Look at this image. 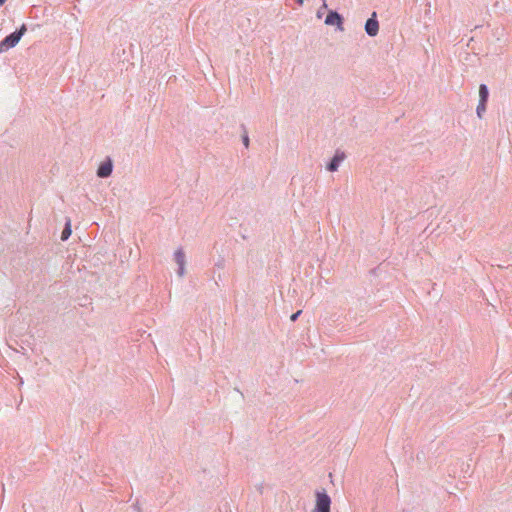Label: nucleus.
I'll return each mask as SVG.
<instances>
[{
	"label": "nucleus",
	"instance_id": "1",
	"mask_svg": "<svg viewBox=\"0 0 512 512\" xmlns=\"http://www.w3.org/2000/svg\"><path fill=\"white\" fill-rule=\"evenodd\" d=\"M26 31H27L26 24H22L14 32H12V33L8 34L6 37H4L0 41V53L8 51L11 48H14L19 43V41L21 40L23 35L26 33Z\"/></svg>",
	"mask_w": 512,
	"mask_h": 512
},
{
	"label": "nucleus",
	"instance_id": "2",
	"mask_svg": "<svg viewBox=\"0 0 512 512\" xmlns=\"http://www.w3.org/2000/svg\"><path fill=\"white\" fill-rule=\"evenodd\" d=\"M331 498L325 490L316 492V504L313 512H330Z\"/></svg>",
	"mask_w": 512,
	"mask_h": 512
},
{
	"label": "nucleus",
	"instance_id": "3",
	"mask_svg": "<svg viewBox=\"0 0 512 512\" xmlns=\"http://www.w3.org/2000/svg\"><path fill=\"white\" fill-rule=\"evenodd\" d=\"M489 100V89L484 83L479 85V102L476 108V114L481 119L486 111L487 103Z\"/></svg>",
	"mask_w": 512,
	"mask_h": 512
},
{
	"label": "nucleus",
	"instance_id": "4",
	"mask_svg": "<svg viewBox=\"0 0 512 512\" xmlns=\"http://www.w3.org/2000/svg\"><path fill=\"white\" fill-rule=\"evenodd\" d=\"M324 23L328 26H336L337 30H339V31L344 30V27H343L344 18L336 10L328 11Z\"/></svg>",
	"mask_w": 512,
	"mask_h": 512
},
{
	"label": "nucleus",
	"instance_id": "5",
	"mask_svg": "<svg viewBox=\"0 0 512 512\" xmlns=\"http://www.w3.org/2000/svg\"><path fill=\"white\" fill-rule=\"evenodd\" d=\"M365 32L368 36L374 37L379 32V22L377 19L376 12H373L371 16L366 20L365 26H364Z\"/></svg>",
	"mask_w": 512,
	"mask_h": 512
},
{
	"label": "nucleus",
	"instance_id": "6",
	"mask_svg": "<svg viewBox=\"0 0 512 512\" xmlns=\"http://www.w3.org/2000/svg\"><path fill=\"white\" fill-rule=\"evenodd\" d=\"M346 154L341 150H336L334 156L330 159V161L326 165V169L329 172H336L341 165V163L345 160Z\"/></svg>",
	"mask_w": 512,
	"mask_h": 512
},
{
	"label": "nucleus",
	"instance_id": "7",
	"mask_svg": "<svg viewBox=\"0 0 512 512\" xmlns=\"http://www.w3.org/2000/svg\"><path fill=\"white\" fill-rule=\"evenodd\" d=\"M113 172V162L111 158L107 157L100 163L97 169V176L99 178H108Z\"/></svg>",
	"mask_w": 512,
	"mask_h": 512
},
{
	"label": "nucleus",
	"instance_id": "8",
	"mask_svg": "<svg viewBox=\"0 0 512 512\" xmlns=\"http://www.w3.org/2000/svg\"><path fill=\"white\" fill-rule=\"evenodd\" d=\"M174 259L177 265H185V253L182 248H179L175 251Z\"/></svg>",
	"mask_w": 512,
	"mask_h": 512
},
{
	"label": "nucleus",
	"instance_id": "9",
	"mask_svg": "<svg viewBox=\"0 0 512 512\" xmlns=\"http://www.w3.org/2000/svg\"><path fill=\"white\" fill-rule=\"evenodd\" d=\"M72 233V229H71V222L70 220L68 219L65 223V226H64V229L61 233V240L62 241H66L68 240V238L70 237Z\"/></svg>",
	"mask_w": 512,
	"mask_h": 512
},
{
	"label": "nucleus",
	"instance_id": "10",
	"mask_svg": "<svg viewBox=\"0 0 512 512\" xmlns=\"http://www.w3.org/2000/svg\"><path fill=\"white\" fill-rule=\"evenodd\" d=\"M243 134H242V143L243 145L245 146V148H248L249 147V144H250V139H249V136H248V132H247V128L244 124H241L240 126Z\"/></svg>",
	"mask_w": 512,
	"mask_h": 512
},
{
	"label": "nucleus",
	"instance_id": "11",
	"mask_svg": "<svg viewBox=\"0 0 512 512\" xmlns=\"http://www.w3.org/2000/svg\"><path fill=\"white\" fill-rule=\"evenodd\" d=\"M301 313H302V311H301V310L296 311L295 313H293V314L290 316V320H291L292 322H295V321L299 318V316L301 315Z\"/></svg>",
	"mask_w": 512,
	"mask_h": 512
},
{
	"label": "nucleus",
	"instance_id": "12",
	"mask_svg": "<svg viewBox=\"0 0 512 512\" xmlns=\"http://www.w3.org/2000/svg\"><path fill=\"white\" fill-rule=\"evenodd\" d=\"M177 274L182 277L185 274V265H178Z\"/></svg>",
	"mask_w": 512,
	"mask_h": 512
},
{
	"label": "nucleus",
	"instance_id": "13",
	"mask_svg": "<svg viewBox=\"0 0 512 512\" xmlns=\"http://www.w3.org/2000/svg\"><path fill=\"white\" fill-rule=\"evenodd\" d=\"M322 2L323 3H322L321 8H327L328 6H327V3H326V0H322Z\"/></svg>",
	"mask_w": 512,
	"mask_h": 512
},
{
	"label": "nucleus",
	"instance_id": "14",
	"mask_svg": "<svg viewBox=\"0 0 512 512\" xmlns=\"http://www.w3.org/2000/svg\"><path fill=\"white\" fill-rule=\"evenodd\" d=\"M298 5H303L304 3V0H294Z\"/></svg>",
	"mask_w": 512,
	"mask_h": 512
},
{
	"label": "nucleus",
	"instance_id": "15",
	"mask_svg": "<svg viewBox=\"0 0 512 512\" xmlns=\"http://www.w3.org/2000/svg\"><path fill=\"white\" fill-rule=\"evenodd\" d=\"M323 9L324 8H320V10L317 12V16L320 18L321 17V12H323Z\"/></svg>",
	"mask_w": 512,
	"mask_h": 512
},
{
	"label": "nucleus",
	"instance_id": "16",
	"mask_svg": "<svg viewBox=\"0 0 512 512\" xmlns=\"http://www.w3.org/2000/svg\"><path fill=\"white\" fill-rule=\"evenodd\" d=\"M134 507H135V509H136L138 512H140V507H139V505H138L137 503L134 505Z\"/></svg>",
	"mask_w": 512,
	"mask_h": 512
},
{
	"label": "nucleus",
	"instance_id": "17",
	"mask_svg": "<svg viewBox=\"0 0 512 512\" xmlns=\"http://www.w3.org/2000/svg\"><path fill=\"white\" fill-rule=\"evenodd\" d=\"M5 2L6 0H0V6H2Z\"/></svg>",
	"mask_w": 512,
	"mask_h": 512
}]
</instances>
